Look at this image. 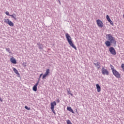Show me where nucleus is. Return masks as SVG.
Listing matches in <instances>:
<instances>
[{
	"mask_svg": "<svg viewBox=\"0 0 124 124\" xmlns=\"http://www.w3.org/2000/svg\"><path fill=\"white\" fill-rule=\"evenodd\" d=\"M107 37L108 38V40L106 41L105 43L107 47H110L112 44H113L114 47L117 46V41L115 39V37H113L112 34H108L106 35Z\"/></svg>",
	"mask_w": 124,
	"mask_h": 124,
	"instance_id": "obj_1",
	"label": "nucleus"
},
{
	"mask_svg": "<svg viewBox=\"0 0 124 124\" xmlns=\"http://www.w3.org/2000/svg\"><path fill=\"white\" fill-rule=\"evenodd\" d=\"M66 38L67 39V41H68L69 45L71 47H72V48H74L75 50H77V47H76V46L74 45V44H73V42H72V40L71 39V37H70V35H69V33H66L65 34Z\"/></svg>",
	"mask_w": 124,
	"mask_h": 124,
	"instance_id": "obj_2",
	"label": "nucleus"
},
{
	"mask_svg": "<svg viewBox=\"0 0 124 124\" xmlns=\"http://www.w3.org/2000/svg\"><path fill=\"white\" fill-rule=\"evenodd\" d=\"M112 71L113 75H114L116 78H121V75L116 69H112Z\"/></svg>",
	"mask_w": 124,
	"mask_h": 124,
	"instance_id": "obj_3",
	"label": "nucleus"
},
{
	"mask_svg": "<svg viewBox=\"0 0 124 124\" xmlns=\"http://www.w3.org/2000/svg\"><path fill=\"white\" fill-rule=\"evenodd\" d=\"M109 51L111 55H113V56H116L117 53L116 52V50L115 48L112 46L109 48Z\"/></svg>",
	"mask_w": 124,
	"mask_h": 124,
	"instance_id": "obj_4",
	"label": "nucleus"
},
{
	"mask_svg": "<svg viewBox=\"0 0 124 124\" xmlns=\"http://www.w3.org/2000/svg\"><path fill=\"white\" fill-rule=\"evenodd\" d=\"M4 23H6L7 24H8L9 26L10 27H14V23L12 22V21L9 20V19H4Z\"/></svg>",
	"mask_w": 124,
	"mask_h": 124,
	"instance_id": "obj_5",
	"label": "nucleus"
},
{
	"mask_svg": "<svg viewBox=\"0 0 124 124\" xmlns=\"http://www.w3.org/2000/svg\"><path fill=\"white\" fill-rule=\"evenodd\" d=\"M96 23L99 28H103V23L101 21V20L98 19L96 20Z\"/></svg>",
	"mask_w": 124,
	"mask_h": 124,
	"instance_id": "obj_6",
	"label": "nucleus"
},
{
	"mask_svg": "<svg viewBox=\"0 0 124 124\" xmlns=\"http://www.w3.org/2000/svg\"><path fill=\"white\" fill-rule=\"evenodd\" d=\"M102 73L103 75H109V72L107 70V69H105L104 67H102Z\"/></svg>",
	"mask_w": 124,
	"mask_h": 124,
	"instance_id": "obj_7",
	"label": "nucleus"
},
{
	"mask_svg": "<svg viewBox=\"0 0 124 124\" xmlns=\"http://www.w3.org/2000/svg\"><path fill=\"white\" fill-rule=\"evenodd\" d=\"M57 105V103H56V101H54L53 102H51L50 104V109L51 110H53L54 108H55V106Z\"/></svg>",
	"mask_w": 124,
	"mask_h": 124,
	"instance_id": "obj_8",
	"label": "nucleus"
},
{
	"mask_svg": "<svg viewBox=\"0 0 124 124\" xmlns=\"http://www.w3.org/2000/svg\"><path fill=\"white\" fill-rule=\"evenodd\" d=\"M96 89L97 93H99L101 91V87L99 86V84H96Z\"/></svg>",
	"mask_w": 124,
	"mask_h": 124,
	"instance_id": "obj_9",
	"label": "nucleus"
},
{
	"mask_svg": "<svg viewBox=\"0 0 124 124\" xmlns=\"http://www.w3.org/2000/svg\"><path fill=\"white\" fill-rule=\"evenodd\" d=\"M37 45L38 46V47L40 50H43V45L40 43H38L37 44Z\"/></svg>",
	"mask_w": 124,
	"mask_h": 124,
	"instance_id": "obj_10",
	"label": "nucleus"
},
{
	"mask_svg": "<svg viewBox=\"0 0 124 124\" xmlns=\"http://www.w3.org/2000/svg\"><path fill=\"white\" fill-rule=\"evenodd\" d=\"M10 61L12 63H14V64H16L17 63V62L16 61V60L15 59L14 57H12V58H11Z\"/></svg>",
	"mask_w": 124,
	"mask_h": 124,
	"instance_id": "obj_11",
	"label": "nucleus"
},
{
	"mask_svg": "<svg viewBox=\"0 0 124 124\" xmlns=\"http://www.w3.org/2000/svg\"><path fill=\"white\" fill-rule=\"evenodd\" d=\"M67 110H68V111H69V112H71V113H72L73 114H75V113L73 111V109H72V108L70 107H67Z\"/></svg>",
	"mask_w": 124,
	"mask_h": 124,
	"instance_id": "obj_12",
	"label": "nucleus"
},
{
	"mask_svg": "<svg viewBox=\"0 0 124 124\" xmlns=\"http://www.w3.org/2000/svg\"><path fill=\"white\" fill-rule=\"evenodd\" d=\"M10 16L12 17V18H13L14 20H17V18H16V14H13V15H10Z\"/></svg>",
	"mask_w": 124,
	"mask_h": 124,
	"instance_id": "obj_13",
	"label": "nucleus"
},
{
	"mask_svg": "<svg viewBox=\"0 0 124 124\" xmlns=\"http://www.w3.org/2000/svg\"><path fill=\"white\" fill-rule=\"evenodd\" d=\"M13 70L15 73H16V74H17V75H20V74L19 73V72H18V70L16 68H14Z\"/></svg>",
	"mask_w": 124,
	"mask_h": 124,
	"instance_id": "obj_14",
	"label": "nucleus"
},
{
	"mask_svg": "<svg viewBox=\"0 0 124 124\" xmlns=\"http://www.w3.org/2000/svg\"><path fill=\"white\" fill-rule=\"evenodd\" d=\"M49 73H50V69H46V72L45 73V74H46V75H49Z\"/></svg>",
	"mask_w": 124,
	"mask_h": 124,
	"instance_id": "obj_15",
	"label": "nucleus"
},
{
	"mask_svg": "<svg viewBox=\"0 0 124 124\" xmlns=\"http://www.w3.org/2000/svg\"><path fill=\"white\" fill-rule=\"evenodd\" d=\"M67 93L69 94H70V95H71V96H73V94L72 93H71V91H70V89H69L67 90Z\"/></svg>",
	"mask_w": 124,
	"mask_h": 124,
	"instance_id": "obj_16",
	"label": "nucleus"
},
{
	"mask_svg": "<svg viewBox=\"0 0 124 124\" xmlns=\"http://www.w3.org/2000/svg\"><path fill=\"white\" fill-rule=\"evenodd\" d=\"M32 90L34 92H36L37 91V86H35L34 85L33 86V88H32Z\"/></svg>",
	"mask_w": 124,
	"mask_h": 124,
	"instance_id": "obj_17",
	"label": "nucleus"
},
{
	"mask_svg": "<svg viewBox=\"0 0 124 124\" xmlns=\"http://www.w3.org/2000/svg\"><path fill=\"white\" fill-rule=\"evenodd\" d=\"M94 65L95 66H99V64H100V62H97L96 63H94Z\"/></svg>",
	"mask_w": 124,
	"mask_h": 124,
	"instance_id": "obj_18",
	"label": "nucleus"
},
{
	"mask_svg": "<svg viewBox=\"0 0 124 124\" xmlns=\"http://www.w3.org/2000/svg\"><path fill=\"white\" fill-rule=\"evenodd\" d=\"M108 22H109V23H110V25H111V26H114V23H113V21L112 20H111V19L108 20Z\"/></svg>",
	"mask_w": 124,
	"mask_h": 124,
	"instance_id": "obj_19",
	"label": "nucleus"
},
{
	"mask_svg": "<svg viewBox=\"0 0 124 124\" xmlns=\"http://www.w3.org/2000/svg\"><path fill=\"white\" fill-rule=\"evenodd\" d=\"M47 76H48L47 75H46V74H44L43 76L42 79H45V78H46Z\"/></svg>",
	"mask_w": 124,
	"mask_h": 124,
	"instance_id": "obj_20",
	"label": "nucleus"
},
{
	"mask_svg": "<svg viewBox=\"0 0 124 124\" xmlns=\"http://www.w3.org/2000/svg\"><path fill=\"white\" fill-rule=\"evenodd\" d=\"M106 18L108 21H109V20H111V19H110V17L108 15L106 16Z\"/></svg>",
	"mask_w": 124,
	"mask_h": 124,
	"instance_id": "obj_21",
	"label": "nucleus"
},
{
	"mask_svg": "<svg viewBox=\"0 0 124 124\" xmlns=\"http://www.w3.org/2000/svg\"><path fill=\"white\" fill-rule=\"evenodd\" d=\"M66 123L67 124H72V123H71V121H70V120H68L66 121Z\"/></svg>",
	"mask_w": 124,
	"mask_h": 124,
	"instance_id": "obj_22",
	"label": "nucleus"
},
{
	"mask_svg": "<svg viewBox=\"0 0 124 124\" xmlns=\"http://www.w3.org/2000/svg\"><path fill=\"white\" fill-rule=\"evenodd\" d=\"M24 108H25V109H26V110H31V108H29L28 106H26L24 107Z\"/></svg>",
	"mask_w": 124,
	"mask_h": 124,
	"instance_id": "obj_23",
	"label": "nucleus"
},
{
	"mask_svg": "<svg viewBox=\"0 0 124 124\" xmlns=\"http://www.w3.org/2000/svg\"><path fill=\"white\" fill-rule=\"evenodd\" d=\"M22 65L23 66H24V67H26L27 66V62H24L22 63Z\"/></svg>",
	"mask_w": 124,
	"mask_h": 124,
	"instance_id": "obj_24",
	"label": "nucleus"
},
{
	"mask_svg": "<svg viewBox=\"0 0 124 124\" xmlns=\"http://www.w3.org/2000/svg\"><path fill=\"white\" fill-rule=\"evenodd\" d=\"M6 51H7L9 53H11V52H10V48H6Z\"/></svg>",
	"mask_w": 124,
	"mask_h": 124,
	"instance_id": "obj_25",
	"label": "nucleus"
},
{
	"mask_svg": "<svg viewBox=\"0 0 124 124\" xmlns=\"http://www.w3.org/2000/svg\"><path fill=\"white\" fill-rule=\"evenodd\" d=\"M121 67L123 69V70L124 71V64H122Z\"/></svg>",
	"mask_w": 124,
	"mask_h": 124,
	"instance_id": "obj_26",
	"label": "nucleus"
},
{
	"mask_svg": "<svg viewBox=\"0 0 124 124\" xmlns=\"http://www.w3.org/2000/svg\"><path fill=\"white\" fill-rule=\"evenodd\" d=\"M5 14L7 15V16H10V15H9V12H6Z\"/></svg>",
	"mask_w": 124,
	"mask_h": 124,
	"instance_id": "obj_27",
	"label": "nucleus"
},
{
	"mask_svg": "<svg viewBox=\"0 0 124 124\" xmlns=\"http://www.w3.org/2000/svg\"><path fill=\"white\" fill-rule=\"evenodd\" d=\"M39 83V81H37V83L34 86H35V87H37V86H38Z\"/></svg>",
	"mask_w": 124,
	"mask_h": 124,
	"instance_id": "obj_28",
	"label": "nucleus"
},
{
	"mask_svg": "<svg viewBox=\"0 0 124 124\" xmlns=\"http://www.w3.org/2000/svg\"><path fill=\"white\" fill-rule=\"evenodd\" d=\"M51 110L52 111L53 113L54 114V115H56V112H55V110L54 109H51Z\"/></svg>",
	"mask_w": 124,
	"mask_h": 124,
	"instance_id": "obj_29",
	"label": "nucleus"
},
{
	"mask_svg": "<svg viewBox=\"0 0 124 124\" xmlns=\"http://www.w3.org/2000/svg\"><path fill=\"white\" fill-rule=\"evenodd\" d=\"M42 75H43V74H41L40 75V76H39V78H41V77L42 76Z\"/></svg>",
	"mask_w": 124,
	"mask_h": 124,
	"instance_id": "obj_30",
	"label": "nucleus"
},
{
	"mask_svg": "<svg viewBox=\"0 0 124 124\" xmlns=\"http://www.w3.org/2000/svg\"><path fill=\"white\" fill-rule=\"evenodd\" d=\"M56 102H57L58 103H60V100H59V99H57L56 100Z\"/></svg>",
	"mask_w": 124,
	"mask_h": 124,
	"instance_id": "obj_31",
	"label": "nucleus"
},
{
	"mask_svg": "<svg viewBox=\"0 0 124 124\" xmlns=\"http://www.w3.org/2000/svg\"><path fill=\"white\" fill-rule=\"evenodd\" d=\"M110 66H111V70H112V69H114V66H113V65H110Z\"/></svg>",
	"mask_w": 124,
	"mask_h": 124,
	"instance_id": "obj_32",
	"label": "nucleus"
},
{
	"mask_svg": "<svg viewBox=\"0 0 124 124\" xmlns=\"http://www.w3.org/2000/svg\"><path fill=\"white\" fill-rule=\"evenodd\" d=\"M59 2V4L61 5L62 4L61 3V0H58Z\"/></svg>",
	"mask_w": 124,
	"mask_h": 124,
	"instance_id": "obj_33",
	"label": "nucleus"
},
{
	"mask_svg": "<svg viewBox=\"0 0 124 124\" xmlns=\"http://www.w3.org/2000/svg\"><path fill=\"white\" fill-rule=\"evenodd\" d=\"M0 101H1V102H2V99H1L0 97Z\"/></svg>",
	"mask_w": 124,
	"mask_h": 124,
	"instance_id": "obj_34",
	"label": "nucleus"
},
{
	"mask_svg": "<svg viewBox=\"0 0 124 124\" xmlns=\"http://www.w3.org/2000/svg\"><path fill=\"white\" fill-rule=\"evenodd\" d=\"M39 81H40V78H39L38 80V81H39Z\"/></svg>",
	"mask_w": 124,
	"mask_h": 124,
	"instance_id": "obj_35",
	"label": "nucleus"
},
{
	"mask_svg": "<svg viewBox=\"0 0 124 124\" xmlns=\"http://www.w3.org/2000/svg\"><path fill=\"white\" fill-rule=\"evenodd\" d=\"M123 17H124V15H123Z\"/></svg>",
	"mask_w": 124,
	"mask_h": 124,
	"instance_id": "obj_36",
	"label": "nucleus"
}]
</instances>
